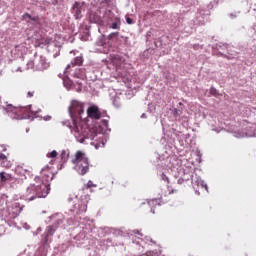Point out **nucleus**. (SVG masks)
I'll return each mask as SVG.
<instances>
[{"label": "nucleus", "instance_id": "nucleus-20", "mask_svg": "<svg viewBox=\"0 0 256 256\" xmlns=\"http://www.w3.org/2000/svg\"><path fill=\"white\" fill-rule=\"evenodd\" d=\"M64 127H68L69 129H73V126L71 125V122L69 120H66L63 122Z\"/></svg>", "mask_w": 256, "mask_h": 256}, {"label": "nucleus", "instance_id": "nucleus-8", "mask_svg": "<svg viewBox=\"0 0 256 256\" xmlns=\"http://www.w3.org/2000/svg\"><path fill=\"white\" fill-rule=\"evenodd\" d=\"M83 5H85L84 2H75L73 4L72 13H73L75 19H81V17H83V14H82Z\"/></svg>", "mask_w": 256, "mask_h": 256}, {"label": "nucleus", "instance_id": "nucleus-11", "mask_svg": "<svg viewBox=\"0 0 256 256\" xmlns=\"http://www.w3.org/2000/svg\"><path fill=\"white\" fill-rule=\"evenodd\" d=\"M50 64L47 62V58L40 56L38 63L36 64V71H45L49 69Z\"/></svg>", "mask_w": 256, "mask_h": 256}, {"label": "nucleus", "instance_id": "nucleus-18", "mask_svg": "<svg viewBox=\"0 0 256 256\" xmlns=\"http://www.w3.org/2000/svg\"><path fill=\"white\" fill-rule=\"evenodd\" d=\"M93 187H97V185L93 184V181L89 180L85 186V189H91Z\"/></svg>", "mask_w": 256, "mask_h": 256}, {"label": "nucleus", "instance_id": "nucleus-27", "mask_svg": "<svg viewBox=\"0 0 256 256\" xmlns=\"http://www.w3.org/2000/svg\"><path fill=\"white\" fill-rule=\"evenodd\" d=\"M112 29H119V24L117 22L112 23Z\"/></svg>", "mask_w": 256, "mask_h": 256}, {"label": "nucleus", "instance_id": "nucleus-10", "mask_svg": "<svg viewBox=\"0 0 256 256\" xmlns=\"http://www.w3.org/2000/svg\"><path fill=\"white\" fill-rule=\"evenodd\" d=\"M235 137L238 139H241V137H256V134L253 129H239L235 132Z\"/></svg>", "mask_w": 256, "mask_h": 256}, {"label": "nucleus", "instance_id": "nucleus-12", "mask_svg": "<svg viewBox=\"0 0 256 256\" xmlns=\"http://www.w3.org/2000/svg\"><path fill=\"white\" fill-rule=\"evenodd\" d=\"M83 65V56H77L70 64L67 65L66 69H71V67H81Z\"/></svg>", "mask_w": 256, "mask_h": 256}, {"label": "nucleus", "instance_id": "nucleus-22", "mask_svg": "<svg viewBox=\"0 0 256 256\" xmlns=\"http://www.w3.org/2000/svg\"><path fill=\"white\" fill-rule=\"evenodd\" d=\"M62 161H67V152H65V150L62 151L61 155H60Z\"/></svg>", "mask_w": 256, "mask_h": 256}, {"label": "nucleus", "instance_id": "nucleus-23", "mask_svg": "<svg viewBox=\"0 0 256 256\" xmlns=\"http://www.w3.org/2000/svg\"><path fill=\"white\" fill-rule=\"evenodd\" d=\"M119 35V32H113L108 37L109 39H114V37H117Z\"/></svg>", "mask_w": 256, "mask_h": 256}, {"label": "nucleus", "instance_id": "nucleus-36", "mask_svg": "<svg viewBox=\"0 0 256 256\" xmlns=\"http://www.w3.org/2000/svg\"><path fill=\"white\" fill-rule=\"evenodd\" d=\"M170 193H175V190H172Z\"/></svg>", "mask_w": 256, "mask_h": 256}, {"label": "nucleus", "instance_id": "nucleus-9", "mask_svg": "<svg viewBox=\"0 0 256 256\" xmlns=\"http://www.w3.org/2000/svg\"><path fill=\"white\" fill-rule=\"evenodd\" d=\"M74 209L77 215L87 213V200H77V202L74 204Z\"/></svg>", "mask_w": 256, "mask_h": 256}, {"label": "nucleus", "instance_id": "nucleus-34", "mask_svg": "<svg viewBox=\"0 0 256 256\" xmlns=\"http://www.w3.org/2000/svg\"><path fill=\"white\" fill-rule=\"evenodd\" d=\"M230 17L233 19V18L237 17V15H235V14H230Z\"/></svg>", "mask_w": 256, "mask_h": 256}, {"label": "nucleus", "instance_id": "nucleus-13", "mask_svg": "<svg viewBox=\"0 0 256 256\" xmlns=\"http://www.w3.org/2000/svg\"><path fill=\"white\" fill-rule=\"evenodd\" d=\"M8 211L12 213L13 217H17L21 214V211H23V208L19 206L18 203H14L11 208H8Z\"/></svg>", "mask_w": 256, "mask_h": 256}, {"label": "nucleus", "instance_id": "nucleus-15", "mask_svg": "<svg viewBox=\"0 0 256 256\" xmlns=\"http://www.w3.org/2000/svg\"><path fill=\"white\" fill-rule=\"evenodd\" d=\"M73 77H75V79H81L83 81V79H85V70L84 69H77L74 72Z\"/></svg>", "mask_w": 256, "mask_h": 256}, {"label": "nucleus", "instance_id": "nucleus-21", "mask_svg": "<svg viewBox=\"0 0 256 256\" xmlns=\"http://www.w3.org/2000/svg\"><path fill=\"white\" fill-rule=\"evenodd\" d=\"M210 94L214 97H217V89L215 87L210 88Z\"/></svg>", "mask_w": 256, "mask_h": 256}, {"label": "nucleus", "instance_id": "nucleus-4", "mask_svg": "<svg viewBox=\"0 0 256 256\" xmlns=\"http://www.w3.org/2000/svg\"><path fill=\"white\" fill-rule=\"evenodd\" d=\"M72 163L79 175H87L89 173V157H87L85 152L81 150L76 151L72 158Z\"/></svg>", "mask_w": 256, "mask_h": 256}, {"label": "nucleus", "instance_id": "nucleus-30", "mask_svg": "<svg viewBox=\"0 0 256 256\" xmlns=\"http://www.w3.org/2000/svg\"><path fill=\"white\" fill-rule=\"evenodd\" d=\"M185 183V180L183 178L178 179V185H183Z\"/></svg>", "mask_w": 256, "mask_h": 256}, {"label": "nucleus", "instance_id": "nucleus-17", "mask_svg": "<svg viewBox=\"0 0 256 256\" xmlns=\"http://www.w3.org/2000/svg\"><path fill=\"white\" fill-rule=\"evenodd\" d=\"M35 62L33 60H30L28 63H27V69H35Z\"/></svg>", "mask_w": 256, "mask_h": 256}, {"label": "nucleus", "instance_id": "nucleus-24", "mask_svg": "<svg viewBox=\"0 0 256 256\" xmlns=\"http://www.w3.org/2000/svg\"><path fill=\"white\" fill-rule=\"evenodd\" d=\"M34 95H35V91H28L27 92L28 99H31V97H33Z\"/></svg>", "mask_w": 256, "mask_h": 256}, {"label": "nucleus", "instance_id": "nucleus-6", "mask_svg": "<svg viewBox=\"0 0 256 256\" xmlns=\"http://www.w3.org/2000/svg\"><path fill=\"white\" fill-rule=\"evenodd\" d=\"M98 13L97 12L90 13V21H92V23H101L102 19H109V15H111V10H107L103 8L102 11L99 10Z\"/></svg>", "mask_w": 256, "mask_h": 256}, {"label": "nucleus", "instance_id": "nucleus-37", "mask_svg": "<svg viewBox=\"0 0 256 256\" xmlns=\"http://www.w3.org/2000/svg\"><path fill=\"white\" fill-rule=\"evenodd\" d=\"M78 83V85H81V82H77Z\"/></svg>", "mask_w": 256, "mask_h": 256}, {"label": "nucleus", "instance_id": "nucleus-14", "mask_svg": "<svg viewBox=\"0 0 256 256\" xmlns=\"http://www.w3.org/2000/svg\"><path fill=\"white\" fill-rule=\"evenodd\" d=\"M1 183H7V181H13V176L5 172L0 173Z\"/></svg>", "mask_w": 256, "mask_h": 256}, {"label": "nucleus", "instance_id": "nucleus-16", "mask_svg": "<svg viewBox=\"0 0 256 256\" xmlns=\"http://www.w3.org/2000/svg\"><path fill=\"white\" fill-rule=\"evenodd\" d=\"M57 155H58V153L55 150H53L52 152H49L47 154V157L51 158V159H55V157H57Z\"/></svg>", "mask_w": 256, "mask_h": 256}, {"label": "nucleus", "instance_id": "nucleus-28", "mask_svg": "<svg viewBox=\"0 0 256 256\" xmlns=\"http://www.w3.org/2000/svg\"><path fill=\"white\" fill-rule=\"evenodd\" d=\"M23 17H24V19H31V14H29V13H25L24 15H23Z\"/></svg>", "mask_w": 256, "mask_h": 256}, {"label": "nucleus", "instance_id": "nucleus-25", "mask_svg": "<svg viewBox=\"0 0 256 256\" xmlns=\"http://www.w3.org/2000/svg\"><path fill=\"white\" fill-rule=\"evenodd\" d=\"M0 161H7V156L3 153H0Z\"/></svg>", "mask_w": 256, "mask_h": 256}, {"label": "nucleus", "instance_id": "nucleus-32", "mask_svg": "<svg viewBox=\"0 0 256 256\" xmlns=\"http://www.w3.org/2000/svg\"><path fill=\"white\" fill-rule=\"evenodd\" d=\"M53 231V227L52 226H49L48 227V233H50V235H51V232Z\"/></svg>", "mask_w": 256, "mask_h": 256}, {"label": "nucleus", "instance_id": "nucleus-35", "mask_svg": "<svg viewBox=\"0 0 256 256\" xmlns=\"http://www.w3.org/2000/svg\"><path fill=\"white\" fill-rule=\"evenodd\" d=\"M105 1V3H109V1H111V0H104Z\"/></svg>", "mask_w": 256, "mask_h": 256}, {"label": "nucleus", "instance_id": "nucleus-3", "mask_svg": "<svg viewBox=\"0 0 256 256\" xmlns=\"http://www.w3.org/2000/svg\"><path fill=\"white\" fill-rule=\"evenodd\" d=\"M68 113L72 119L73 128L79 129V123L83 121V115H85V103L79 100H72L68 107Z\"/></svg>", "mask_w": 256, "mask_h": 256}, {"label": "nucleus", "instance_id": "nucleus-7", "mask_svg": "<svg viewBox=\"0 0 256 256\" xmlns=\"http://www.w3.org/2000/svg\"><path fill=\"white\" fill-rule=\"evenodd\" d=\"M87 117H89V119L99 120L103 117V114L97 105H92L87 109Z\"/></svg>", "mask_w": 256, "mask_h": 256}, {"label": "nucleus", "instance_id": "nucleus-26", "mask_svg": "<svg viewBox=\"0 0 256 256\" xmlns=\"http://www.w3.org/2000/svg\"><path fill=\"white\" fill-rule=\"evenodd\" d=\"M133 233L135 234V235H140V237H143V233H141V231H139V230H133Z\"/></svg>", "mask_w": 256, "mask_h": 256}, {"label": "nucleus", "instance_id": "nucleus-2", "mask_svg": "<svg viewBox=\"0 0 256 256\" xmlns=\"http://www.w3.org/2000/svg\"><path fill=\"white\" fill-rule=\"evenodd\" d=\"M74 137L78 143H85L86 139H91L94 141L92 142V145L95 149H101L105 147V143H107V138L104 134L95 129H76L74 130ZM95 137H98V139L95 140Z\"/></svg>", "mask_w": 256, "mask_h": 256}, {"label": "nucleus", "instance_id": "nucleus-33", "mask_svg": "<svg viewBox=\"0 0 256 256\" xmlns=\"http://www.w3.org/2000/svg\"><path fill=\"white\" fill-rule=\"evenodd\" d=\"M30 21H37V19L33 16H31Z\"/></svg>", "mask_w": 256, "mask_h": 256}, {"label": "nucleus", "instance_id": "nucleus-31", "mask_svg": "<svg viewBox=\"0 0 256 256\" xmlns=\"http://www.w3.org/2000/svg\"><path fill=\"white\" fill-rule=\"evenodd\" d=\"M126 22L128 23V25H131L133 23V19L131 18H126Z\"/></svg>", "mask_w": 256, "mask_h": 256}, {"label": "nucleus", "instance_id": "nucleus-29", "mask_svg": "<svg viewBox=\"0 0 256 256\" xmlns=\"http://www.w3.org/2000/svg\"><path fill=\"white\" fill-rule=\"evenodd\" d=\"M44 121H51L52 117L47 115L43 117Z\"/></svg>", "mask_w": 256, "mask_h": 256}, {"label": "nucleus", "instance_id": "nucleus-5", "mask_svg": "<svg viewBox=\"0 0 256 256\" xmlns=\"http://www.w3.org/2000/svg\"><path fill=\"white\" fill-rule=\"evenodd\" d=\"M4 109L7 113H9L12 119H17V120L25 119V115H23L25 109L23 108L15 107L11 104H8L4 107Z\"/></svg>", "mask_w": 256, "mask_h": 256}, {"label": "nucleus", "instance_id": "nucleus-1", "mask_svg": "<svg viewBox=\"0 0 256 256\" xmlns=\"http://www.w3.org/2000/svg\"><path fill=\"white\" fill-rule=\"evenodd\" d=\"M53 181V173L49 170H42V178L37 176L34 178L24 194L26 201H35V199L44 198L49 195L50 184Z\"/></svg>", "mask_w": 256, "mask_h": 256}, {"label": "nucleus", "instance_id": "nucleus-19", "mask_svg": "<svg viewBox=\"0 0 256 256\" xmlns=\"http://www.w3.org/2000/svg\"><path fill=\"white\" fill-rule=\"evenodd\" d=\"M103 127H109V120L103 119L102 120V125L100 126V129H103Z\"/></svg>", "mask_w": 256, "mask_h": 256}]
</instances>
